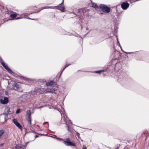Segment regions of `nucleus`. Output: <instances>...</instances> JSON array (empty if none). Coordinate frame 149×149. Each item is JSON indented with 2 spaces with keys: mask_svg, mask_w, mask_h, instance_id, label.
<instances>
[{
  "mask_svg": "<svg viewBox=\"0 0 149 149\" xmlns=\"http://www.w3.org/2000/svg\"><path fill=\"white\" fill-rule=\"evenodd\" d=\"M19 111H20L19 109H18L16 111V113H19Z\"/></svg>",
  "mask_w": 149,
  "mask_h": 149,
  "instance_id": "obj_24",
  "label": "nucleus"
},
{
  "mask_svg": "<svg viewBox=\"0 0 149 149\" xmlns=\"http://www.w3.org/2000/svg\"><path fill=\"white\" fill-rule=\"evenodd\" d=\"M20 86L17 84H15L14 86V89L15 91L18 90L20 88Z\"/></svg>",
  "mask_w": 149,
  "mask_h": 149,
  "instance_id": "obj_10",
  "label": "nucleus"
},
{
  "mask_svg": "<svg viewBox=\"0 0 149 149\" xmlns=\"http://www.w3.org/2000/svg\"><path fill=\"white\" fill-rule=\"evenodd\" d=\"M92 7L95 8H98V6L97 4L95 3H93Z\"/></svg>",
  "mask_w": 149,
  "mask_h": 149,
  "instance_id": "obj_17",
  "label": "nucleus"
},
{
  "mask_svg": "<svg viewBox=\"0 0 149 149\" xmlns=\"http://www.w3.org/2000/svg\"><path fill=\"white\" fill-rule=\"evenodd\" d=\"M1 63L3 66V67L8 71L10 73H13L11 69L8 67L7 65L3 61H1Z\"/></svg>",
  "mask_w": 149,
  "mask_h": 149,
  "instance_id": "obj_3",
  "label": "nucleus"
},
{
  "mask_svg": "<svg viewBox=\"0 0 149 149\" xmlns=\"http://www.w3.org/2000/svg\"><path fill=\"white\" fill-rule=\"evenodd\" d=\"M45 92L46 93H54V91L52 90V89H50L49 88H48L47 89H46L45 91Z\"/></svg>",
  "mask_w": 149,
  "mask_h": 149,
  "instance_id": "obj_12",
  "label": "nucleus"
},
{
  "mask_svg": "<svg viewBox=\"0 0 149 149\" xmlns=\"http://www.w3.org/2000/svg\"><path fill=\"white\" fill-rule=\"evenodd\" d=\"M28 19H31V18H30L29 17Z\"/></svg>",
  "mask_w": 149,
  "mask_h": 149,
  "instance_id": "obj_31",
  "label": "nucleus"
},
{
  "mask_svg": "<svg viewBox=\"0 0 149 149\" xmlns=\"http://www.w3.org/2000/svg\"><path fill=\"white\" fill-rule=\"evenodd\" d=\"M55 7H56V6H55V7L47 6V7H45L44 8H43V9L50 8H52V9H54V8H55Z\"/></svg>",
  "mask_w": 149,
  "mask_h": 149,
  "instance_id": "obj_18",
  "label": "nucleus"
},
{
  "mask_svg": "<svg viewBox=\"0 0 149 149\" xmlns=\"http://www.w3.org/2000/svg\"><path fill=\"white\" fill-rule=\"evenodd\" d=\"M83 149H87L86 147L85 146L83 145Z\"/></svg>",
  "mask_w": 149,
  "mask_h": 149,
  "instance_id": "obj_25",
  "label": "nucleus"
},
{
  "mask_svg": "<svg viewBox=\"0 0 149 149\" xmlns=\"http://www.w3.org/2000/svg\"><path fill=\"white\" fill-rule=\"evenodd\" d=\"M5 131L4 130H0V138L4 134Z\"/></svg>",
  "mask_w": 149,
  "mask_h": 149,
  "instance_id": "obj_16",
  "label": "nucleus"
},
{
  "mask_svg": "<svg viewBox=\"0 0 149 149\" xmlns=\"http://www.w3.org/2000/svg\"><path fill=\"white\" fill-rule=\"evenodd\" d=\"M70 65V64H66L65 66V67L64 68H63V70L62 71V72L64 70H65V69L66 68H67V67H68L69 65Z\"/></svg>",
  "mask_w": 149,
  "mask_h": 149,
  "instance_id": "obj_22",
  "label": "nucleus"
},
{
  "mask_svg": "<svg viewBox=\"0 0 149 149\" xmlns=\"http://www.w3.org/2000/svg\"><path fill=\"white\" fill-rule=\"evenodd\" d=\"M45 92V89L44 88L38 89H36L34 93H36L37 95L43 93Z\"/></svg>",
  "mask_w": 149,
  "mask_h": 149,
  "instance_id": "obj_6",
  "label": "nucleus"
},
{
  "mask_svg": "<svg viewBox=\"0 0 149 149\" xmlns=\"http://www.w3.org/2000/svg\"><path fill=\"white\" fill-rule=\"evenodd\" d=\"M58 88V86L57 85H55L53 87V88L52 89V90L54 91V92H55V91L56 90H57Z\"/></svg>",
  "mask_w": 149,
  "mask_h": 149,
  "instance_id": "obj_15",
  "label": "nucleus"
},
{
  "mask_svg": "<svg viewBox=\"0 0 149 149\" xmlns=\"http://www.w3.org/2000/svg\"><path fill=\"white\" fill-rule=\"evenodd\" d=\"M99 7L104 13H108L110 11V8L106 5L101 4L99 6Z\"/></svg>",
  "mask_w": 149,
  "mask_h": 149,
  "instance_id": "obj_2",
  "label": "nucleus"
},
{
  "mask_svg": "<svg viewBox=\"0 0 149 149\" xmlns=\"http://www.w3.org/2000/svg\"><path fill=\"white\" fill-rule=\"evenodd\" d=\"M117 40L118 43V44H119L120 43H119V41L118 40V38L117 37Z\"/></svg>",
  "mask_w": 149,
  "mask_h": 149,
  "instance_id": "obj_26",
  "label": "nucleus"
},
{
  "mask_svg": "<svg viewBox=\"0 0 149 149\" xmlns=\"http://www.w3.org/2000/svg\"><path fill=\"white\" fill-rule=\"evenodd\" d=\"M8 100V98L6 97H5L3 99H1L0 100L1 102L3 104H6L7 103Z\"/></svg>",
  "mask_w": 149,
  "mask_h": 149,
  "instance_id": "obj_9",
  "label": "nucleus"
},
{
  "mask_svg": "<svg viewBox=\"0 0 149 149\" xmlns=\"http://www.w3.org/2000/svg\"><path fill=\"white\" fill-rule=\"evenodd\" d=\"M61 120H63L64 121V122L65 123V124H66V125H66V128L67 129V130L68 131H69V127L68 125L66 123V121H65V117H62V118Z\"/></svg>",
  "mask_w": 149,
  "mask_h": 149,
  "instance_id": "obj_13",
  "label": "nucleus"
},
{
  "mask_svg": "<svg viewBox=\"0 0 149 149\" xmlns=\"http://www.w3.org/2000/svg\"><path fill=\"white\" fill-rule=\"evenodd\" d=\"M63 143L66 146H76V143L73 142H71V141L68 142H63Z\"/></svg>",
  "mask_w": 149,
  "mask_h": 149,
  "instance_id": "obj_8",
  "label": "nucleus"
},
{
  "mask_svg": "<svg viewBox=\"0 0 149 149\" xmlns=\"http://www.w3.org/2000/svg\"><path fill=\"white\" fill-rule=\"evenodd\" d=\"M15 149H22V148L19 147L18 146H15Z\"/></svg>",
  "mask_w": 149,
  "mask_h": 149,
  "instance_id": "obj_20",
  "label": "nucleus"
},
{
  "mask_svg": "<svg viewBox=\"0 0 149 149\" xmlns=\"http://www.w3.org/2000/svg\"><path fill=\"white\" fill-rule=\"evenodd\" d=\"M23 78H24V80H25V79H26V78H24V77Z\"/></svg>",
  "mask_w": 149,
  "mask_h": 149,
  "instance_id": "obj_29",
  "label": "nucleus"
},
{
  "mask_svg": "<svg viewBox=\"0 0 149 149\" xmlns=\"http://www.w3.org/2000/svg\"><path fill=\"white\" fill-rule=\"evenodd\" d=\"M54 82L53 81H51L49 82L46 83V85L47 86H51L53 85Z\"/></svg>",
  "mask_w": 149,
  "mask_h": 149,
  "instance_id": "obj_14",
  "label": "nucleus"
},
{
  "mask_svg": "<svg viewBox=\"0 0 149 149\" xmlns=\"http://www.w3.org/2000/svg\"><path fill=\"white\" fill-rule=\"evenodd\" d=\"M129 4L127 2L123 3L121 5V7L123 10L127 9L129 7Z\"/></svg>",
  "mask_w": 149,
  "mask_h": 149,
  "instance_id": "obj_7",
  "label": "nucleus"
},
{
  "mask_svg": "<svg viewBox=\"0 0 149 149\" xmlns=\"http://www.w3.org/2000/svg\"><path fill=\"white\" fill-rule=\"evenodd\" d=\"M31 113L30 110H28L26 111V116L28 117L27 120L29 124H31Z\"/></svg>",
  "mask_w": 149,
  "mask_h": 149,
  "instance_id": "obj_5",
  "label": "nucleus"
},
{
  "mask_svg": "<svg viewBox=\"0 0 149 149\" xmlns=\"http://www.w3.org/2000/svg\"><path fill=\"white\" fill-rule=\"evenodd\" d=\"M57 7V9L60 10L62 12H64L65 10V8L63 6H58Z\"/></svg>",
  "mask_w": 149,
  "mask_h": 149,
  "instance_id": "obj_11",
  "label": "nucleus"
},
{
  "mask_svg": "<svg viewBox=\"0 0 149 149\" xmlns=\"http://www.w3.org/2000/svg\"><path fill=\"white\" fill-rule=\"evenodd\" d=\"M30 14H24L20 15V17H17V14H12L10 15V17L13 18L14 19L15 18V19H19L26 18L27 15H29Z\"/></svg>",
  "mask_w": 149,
  "mask_h": 149,
  "instance_id": "obj_1",
  "label": "nucleus"
},
{
  "mask_svg": "<svg viewBox=\"0 0 149 149\" xmlns=\"http://www.w3.org/2000/svg\"><path fill=\"white\" fill-rule=\"evenodd\" d=\"M58 139H60V140H64L63 139H62V138H57Z\"/></svg>",
  "mask_w": 149,
  "mask_h": 149,
  "instance_id": "obj_27",
  "label": "nucleus"
},
{
  "mask_svg": "<svg viewBox=\"0 0 149 149\" xmlns=\"http://www.w3.org/2000/svg\"><path fill=\"white\" fill-rule=\"evenodd\" d=\"M63 2H62V3L61 4H63Z\"/></svg>",
  "mask_w": 149,
  "mask_h": 149,
  "instance_id": "obj_30",
  "label": "nucleus"
},
{
  "mask_svg": "<svg viewBox=\"0 0 149 149\" xmlns=\"http://www.w3.org/2000/svg\"><path fill=\"white\" fill-rule=\"evenodd\" d=\"M76 135L79 139L80 138V134L78 132H77L76 133Z\"/></svg>",
  "mask_w": 149,
  "mask_h": 149,
  "instance_id": "obj_23",
  "label": "nucleus"
},
{
  "mask_svg": "<svg viewBox=\"0 0 149 149\" xmlns=\"http://www.w3.org/2000/svg\"><path fill=\"white\" fill-rule=\"evenodd\" d=\"M65 140H66L65 141H64L63 142H68L70 141V139L68 138H67Z\"/></svg>",
  "mask_w": 149,
  "mask_h": 149,
  "instance_id": "obj_21",
  "label": "nucleus"
},
{
  "mask_svg": "<svg viewBox=\"0 0 149 149\" xmlns=\"http://www.w3.org/2000/svg\"><path fill=\"white\" fill-rule=\"evenodd\" d=\"M13 122L21 131L22 130V127L21 125L18 122L17 120L16 119H14L13 120Z\"/></svg>",
  "mask_w": 149,
  "mask_h": 149,
  "instance_id": "obj_4",
  "label": "nucleus"
},
{
  "mask_svg": "<svg viewBox=\"0 0 149 149\" xmlns=\"http://www.w3.org/2000/svg\"><path fill=\"white\" fill-rule=\"evenodd\" d=\"M119 46H120V47L121 49H121V46H120V43L119 44Z\"/></svg>",
  "mask_w": 149,
  "mask_h": 149,
  "instance_id": "obj_28",
  "label": "nucleus"
},
{
  "mask_svg": "<svg viewBox=\"0 0 149 149\" xmlns=\"http://www.w3.org/2000/svg\"><path fill=\"white\" fill-rule=\"evenodd\" d=\"M104 71V70H100L96 71L95 72L96 73H97L100 74V73H101V72H103Z\"/></svg>",
  "mask_w": 149,
  "mask_h": 149,
  "instance_id": "obj_19",
  "label": "nucleus"
}]
</instances>
